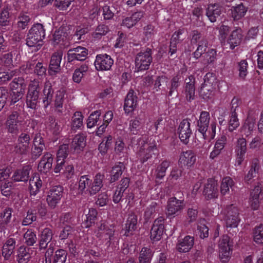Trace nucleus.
<instances>
[{"label": "nucleus", "mask_w": 263, "mask_h": 263, "mask_svg": "<svg viewBox=\"0 0 263 263\" xmlns=\"http://www.w3.org/2000/svg\"><path fill=\"white\" fill-rule=\"evenodd\" d=\"M45 36V29L42 24L37 23L32 26L29 30L26 39L28 46L36 47L38 50L42 46L40 42H42Z\"/></svg>", "instance_id": "1"}, {"label": "nucleus", "mask_w": 263, "mask_h": 263, "mask_svg": "<svg viewBox=\"0 0 263 263\" xmlns=\"http://www.w3.org/2000/svg\"><path fill=\"white\" fill-rule=\"evenodd\" d=\"M152 50L149 48L142 50L135 58V67L138 71L147 70L152 62Z\"/></svg>", "instance_id": "2"}, {"label": "nucleus", "mask_w": 263, "mask_h": 263, "mask_svg": "<svg viewBox=\"0 0 263 263\" xmlns=\"http://www.w3.org/2000/svg\"><path fill=\"white\" fill-rule=\"evenodd\" d=\"M223 213V219L227 228H237L240 220L238 209L233 204H231L224 210Z\"/></svg>", "instance_id": "3"}, {"label": "nucleus", "mask_w": 263, "mask_h": 263, "mask_svg": "<svg viewBox=\"0 0 263 263\" xmlns=\"http://www.w3.org/2000/svg\"><path fill=\"white\" fill-rule=\"evenodd\" d=\"M177 196L179 199L176 197H172L169 198L167 204V211L166 214L167 217H174L178 215L184 209V199L183 198L179 195H182V193H178Z\"/></svg>", "instance_id": "4"}, {"label": "nucleus", "mask_w": 263, "mask_h": 263, "mask_svg": "<svg viewBox=\"0 0 263 263\" xmlns=\"http://www.w3.org/2000/svg\"><path fill=\"white\" fill-rule=\"evenodd\" d=\"M41 89L39 81L33 80L30 82L26 97V103L28 107L35 108Z\"/></svg>", "instance_id": "5"}, {"label": "nucleus", "mask_w": 263, "mask_h": 263, "mask_svg": "<svg viewBox=\"0 0 263 263\" xmlns=\"http://www.w3.org/2000/svg\"><path fill=\"white\" fill-rule=\"evenodd\" d=\"M139 148L137 150V155L140 162L144 163L152 157L155 154L154 152L157 151L155 144H152L145 142L143 140L140 139L138 141Z\"/></svg>", "instance_id": "6"}, {"label": "nucleus", "mask_w": 263, "mask_h": 263, "mask_svg": "<svg viewBox=\"0 0 263 263\" xmlns=\"http://www.w3.org/2000/svg\"><path fill=\"white\" fill-rule=\"evenodd\" d=\"M24 119L18 111H13L8 117L6 126L10 133L17 134L21 129Z\"/></svg>", "instance_id": "7"}, {"label": "nucleus", "mask_w": 263, "mask_h": 263, "mask_svg": "<svg viewBox=\"0 0 263 263\" xmlns=\"http://www.w3.org/2000/svg\"><path fill=\"white\" fill-rule=\"evenodd\" d=\"M233 245L230 240V237L227 235L223 236L219 241V257L221 261L226 263L228 261L232 251Z\"/></svg>", "instance_id": "8"}, {"label": "nucleus", "mask_w": 263, "mask_h": 263, "mask_svg": "<svg viewBox=\"0 0 263 263\" xmlns=\"http://www.w3.org/2000/svg\"><path fill=\"white\" fill-rule=\"evenodd\" d=\"M63 187L60 185L51 187L46 198L47 203L51 208L54 209L59 203L63 197Z\"/></svg>", "instance_id": "9"}, {"label": "nucleus", "mask_w": 263, "mask_h": 263, "mask_svg": "<svg viewBox=\"0 0 263 263\" xmlns=\"http://www.w3.org/2000/svg\"><path fill=\"white\" fill-rule=\"evenodd\" d=\"M210 116L209 112H201L199 119L197 121L196 129L202 136L203 138L207 139L209 136L207 130L209 126Z\"/></svg>", "instance_id": "10"}, {"label": "nucleus", "mask_w": 263, "mask_h": 263, "mask_svg": "<svg viewBox=\"0 0 263 263\" xmlns=\"http://www.w3.org/2000/svg\"><path fill=\"white\" fill-rule=\"evenodd\" d=\"M113 64V59L107 54H98L94 62L96 69L98 71L109 70Z\"/></svg>", "instance_id": "11"}, {"label": "nucleus", "mask_w": 263, "mask_h": 263, "mask_svg": "<svg viewBox=\"0 0 263 263\" xmlns=\"http://www.w3.org/2000/svg\"><path fill=\"white\" fill-rule=\"evenodd\" d=\"M190 121L188 119L183 120L180 123L178 128L179 138L181 142L186 144L189 143L190 138L192 134Z\"/></svg>", "instance_id": "12"}, {"label": "nucleus", "mask_w": 263, "mask_h": 263, "mask_svg": "<svg viewBox=\"0 0 263 263\" xmlns=\"http://www.w3.org/2000/svg\"><path fill=\"white\" fill-rule=\"evenodd\" d=\"M88 50L84 47L78 46L70 49L67 53V61L72 62L74 61H83L87 58Z\"/></svg>", "instance_id": "13"}, {"label": "nucleus", "mask_w": 263, "mask_h": 263, "mask_svg": "<svg viewBox=\"0 0 263 263\" xmlns=\"http://www.w3.org/2000/svg\"><path fill=\"white\" fill-rule=\"evenodd\" d=\"M203 194L206 199L217 198L218 195L217 181L212 178L209 179L204 184Z\"/></svg>", "instance_id": "14"}, {"label": "nucleus", "mask_w": 263, "mask_h": 263, "mask_svg": "<svg viewBox=\"0 0 263 263\" xmlns=\"http://www.w3.org/2000/svg\"><path fill=\"white\" fill-rule=\"evenodd\" d=\"M138 106V97L136 92L133 89H130L125 99L124 110L125 114L132 112Z\"/></svg>", "instance_id": "15"}, {"label": "nucleus", "mask_w": 263, "mask_h": 263, "mask_svg": "<svg viewBox=\"0 0 263 263\" xmlns=\"http://www.w3.org/2000/svg\"><path fill=\"white\" fill-rule=\"evenodd\" d=\"M65 91L60 89L55 92L54 100L53 106L54 111L59 116L62 115L65 111L64 103L65 101Z\"/></svg>", "instance_id": "16"}, {"label": "nucleus", "mask_w": 263, "mask_h": 263, "mask_svg": "<svg viewBox=\"0 0 263 263\" xmlns=\"http://www.w3.org/2000/svg\"><path fill=\"white\" fill-rule=\"evenodd\" d=\"M86 136L84 134L76 135L70 144L69 151L73 153H80L86 146Z\"/></svg>", "instance_id": "17"}, {"label": "nucleus", "mask_w": 263, "mask_h": 263, "mask_svg": "<svg viewBox=\"0 0 263 263\" xmlns=\"http://www.w3.org/2000/svg\"><path fill=\"white\" fill-rule=\"evenodd\" d=\"M164 218L160 217L156 219L151 230V238L154 241H158L161 239L164 231Z\"/></svg>", "instance_id": "18"}, {"label": "nucleus", "mask_w": 263, "mask_h": 263, "mask_svg": "<svg viewBox=\"0 0 263 263\" xmlns=\"http://www.w3.org/2000/svg\"><path fill=\"white\" fill-rule=\"evenodd\" d=\"M185 86L183 93L187 101L191 102L195 99V78L194 76L190 75L184 80Z\"/></svg>", "instance_id": "19"}, {"label": "nucleus", "mask_w": 263, "mask_h": 263, "mask_svg": "<svg viewBox=\"0 0 263 263\" xmlns=\"http://www.w3.org/2000/svg\"><path fill=\"white\" fill-rule=\"evenodd\" d=\"M16 247V240L13 238H9L4 243L2 248V255L4 260L10 261Z\"/></svg>", "instance_id": "20"}, {"label": "nucleus", "mask_w": 263, "mask_h": 263, "mask_svg": "<svg viewBox=\"0 0 263 263\" xmlns=\"http://www.w3.org/2000/svg\"><path fill=\"white\" fill-rule=\"evenodd\" d=\"M196 160V155L192 150L183 152L180 155L179 165L182 167L186 166L187 167L193 166Z\"/></svg>", "instance_id": "21"}, {"label": "nucleus", "mask_w": 263, "mask_h": 263, "mask_svg": "<svg viewBox=\"0 0 263 263\" xmlns=\"http://www.w3.org/2000/svg\"><path fill=\"white\" fill-rule=\"evenodd\" d=\"M248 11V7L242 3L232 6L228 12L230 16L233 21H239L243 17Z\"/></svg>", "instance_id": "22"}, {"label": "nucleus", "mask_w": 263, "mask_h": 263, "mask_svg": "<svg viewBox=\"0 0 263 263\" xmlns=\"http://www.w3.org/2000/svg\"><path fill=\"white\" fill-rule=\"evenodd\" d=\"M98 230L100 236L107 240V242L110 243V241L113 239L115 233L114 226L112 224L103 222L101 223L98 228Z\"/></svg>", "instance_id": "23"}, {"label": "nucleus", "mask_w": 263, "mask_h": 263, "mask_svg": "<svg viewBox=\"0 0 263 263\" xmlns=\"http://www.w3.org/2000/svg\"><path fill=\"white\" fill-rule=\"evenodd\" d=\"M62 56V51L55 52L52 55L49 66V72L50 74H55L60 71Z\"/></svg>", "instance_id": "24"}, {"label": "nucleus", "mask_w": 263, "mask_h": 263, "mask_svg": "<svg viewBox=\"0 0 263 263\" xmlns=\"http://www.w3.org/2000/svg\"><path fill=\"white\" fill-rule=\"evenodd\" d=\"M34 148L31 152V157L33 159H36L42 154L43 149L45 148V145L43 142V140L41 135L36 134L33 139Z\"/></svg>", "instance_id": "25"}, {"label": "nucleus", "mask_w": 263, "mask_h": 263, "mask_svg": "<svg viewBox=\"0 0 263 263\" xmlns=\"http://www.w3.org/2000/svg\"><path fill=\"white\" fill-rule=\"evenodd\" d=\"M52 155L49 153L45 154L38 164V171L44 174L49 172L52 168Z\"/></svg>", "instance_id": "26"}, {"label": "nucleus", "mask_w": 263, "mask_h": 263, "mask_svg": "<svg viewBox=\"0 0 263 263\" xmlns=\"http://www.w3.org/2000/svg\"><path fill=\"white\" fill-rule=\"evenodd\" d=\"M31 170V167L30 165H26L22 169L17 170L14 172L12 179L15 182H27L29 178Z\"/></svg>", "instance_id": "27"}, {"label": "nucleus", "mask_w": 263, "mask_h": 263, "mask_svg": "<svg viewBox=\"0 0 263 263\" xmlns=\"http://www.w3.org/2000/svg\"><path fill=\"white\" fill-rule=\"evenodd\" d=\"M194 242L193 237L186 236L183 238L179 240L176 249L180 253L187 252L193 247Z\"/></svg>", "instance_id": "28"}, {"label": "nucleus", "mask_w": 263, "mask_h": 263, "mask_svg": "<svg viewBox=\"0 0 263 263\" xmlns=\"http://www.w3.org/2000/svg\"><path fill=\"white\" fill-rule=\"evenodd\" d=\"M40 249H45L47 247L48 244L51 241L53 237V232L49 228H44L39 235Z\"/></svg>", "instance_id": "29"}, {"label": "nucleus", "mask_w": 263, "mask_h": 263, "mask_svg": "<svg viewBox=\"0 0 263 263\" xmlns=\"http://www.w3.org/2000/svg\"><path fill=\"white\" fill-rule=\"evenodd\" d=\"M260 184L258 183L250 194L249 203L251 209L253 210H258L259 206V195L261 193Z\"/></svg>", "instance_id": "30"}, {"label": "nucleus", "mask_w": 263, "mask_h": 263, "mask_svg": "<svg viewBox=\"0 0 263 263\" xmlns=\"http://www.w3.org/2000/svg\"><path fill=\"white\" fill-rule=\"evenodd\" d=\"M221 11L222 8L218 4H210L206 9V15L209 20L214 23L220 16Z\"/></svg>", "instance_id": "31"}, {"label": "nucleus", "mask_w": 263, "mask_h": 263, "mask_svg": "<svg viewBox=\"0 0 263 263\" xmlns=\"http://www.w3.org/2000/svg\"><path fill=\"white\" fill-rule=\"evenodd\" d=\"M181 82L182 78L180 75L177 74L172 78L168 86L167 96L168 97L177 96L178 88L181 85Z\"/></svg>", "instance_id": "32"}, {"label": "nucleus", "mask_w": 263, "mask_h": 263, "mask_svg": "<svg viewBox=\"0 0 263 263\" xmlns=\"http://www.w3.org/2000/svg\"><path fill=\"white\" fill-rule=\"evenodd\" d=\"M53 92L54 90L52 88L51 84L49 82H45L43 91V103L44 104V108H47L50 104L53 98Z\"/></svg>", "instance_id": "33"}, {"label": "nucleus", "mask_w": 263, "mask_h": 263, "mask_svg": "<svg viewBox=\"0 0 263 263\" xmlns=\"http://www.w3.org/2000/svg\"><path fill=\"white\" fill-rule=\"evenodd\" d=\"M104 176L100 173H98L95 176L93 180L91 179L90 187L89 193L90 195H93L98 193L103 186V179Z\"/></svg>", "instance_id": "34"}, {"label": "nucleus", "mask_w": 263, "mask_h": 263, "mask_svg": "<svg viewBox=\"0 0 263 263\" xmlns=\"http://www.w3.org/2000/svg\"><path fill=\"white\" fill-rule=\"evenodd\" d=\"M208 74L205 76L204 82L202 84L199 93L200 96L204 99L211 98L214 95V87L212 84L206 80Z\"/></svg>", "instance_id": "35"}, {"label": "nucleus", "mask_w": 263, "mask_h": 263, "mask_svg": "<svg viewBox=\"0 0 263 263\" xmlns=\"http://www.w3.org/2000/svg\"><path fill=\"white\" fill-rule=\"evenodd\" d=\"M27 86V82L22 77L14 78L10 84L11 89L14 91H20L21 95L24 94Z\"/></svg>", "instance_id": "36"}, {"label": "nucleus", "mask_w": 263, "mask_h": 263, "mask_svg": "<svg viewBox=\"0 0 263 263\" xmlns=\"http://www.w3.org/2000/svg\"><path fill=\"white\" fill-rule=\"evenodd\" d=\"M42 186V181L39 175H35L29 180V189L31 195L35 196L40 191Z\"/></svg>", "instance_id": "37"}, {"label": "nucleus", "mask_w": 263, "mask_h": 263, "mask_svg": "<svg viewBox=\"0 0 263 263\" xmlns=\"http://www.w3.org/2000/svg\"><path fill=\"white\" fill-rule=\"evenodd\" d=\"M227 142V137L225 135H222L216 141L213 151L211 153L210 157L214 159L221 153L225 146Z\"/></svg>", "instance_id": "38"}, {"label": "nucleus", "mask_w": 263, "mask_h": 263, "mask_svg": "<svg viewBox=\"0 0 263 263\" xmlns=\"http://www.w3.org/2000/svg\"><path fill=\"white\" fill-rule=\"evenodd\" d=\"M137 216L134 213L128 214L125 224V235L128 236L137 229Z\"/></svg>", "instance_id": "39"}, {"label": "nucleus", "mask_w": 263, "mask_h": 263, "mask_svg": "<svg viewBox=\"0 0 263 263\" xmlns=\"http://www.w3.org/2000/svg\"><path fill=\"white\" fill-rule=\"evenodd\" d=\"M12 211L10 208L5 209L0 213V233L4 231L8 226L11 218Z\"/></svg>", "instance_id": "40"}, {"label": "nucleus", "mask_w": 263, "mask_h": 263, "mask_svg": "<svg viewBox=\"0 0 263 263\" xmlns=\"http://www.w3.org/2000/svg\"><path fill=\"white\" fill-rule=\"evenodd\" d=\"M83 10L87 11V16H85V18L88 21L89 25L91 26V23L97 18L99 11V7L97 4L92 3L90 7Z\"/></svg>", "instance_id": "41"}, {"label": "nucleus", "mask_w": 263, "mask_h": 263, "mask_svg": "<svg viewBox=\"0 0 263 263\" xmlns=\"http://www.w3.org/2000/svg\"><path fill=\"white\" fill-rule=\"evenodd\" d=\"M241 31L240 29L235 30L230 36L228 43L231 49H234L235 47L240 44L242 37Z\"/></svg>", "instance_id": "42"}, {"label": "nucleus", "mask_w": 263, "mask_h": 263, "mask_svg": "<svg viewBox=\"0 0 263 263\" xmlns=\"http://www.w3.org/2000/svg\"><path fill=\"white\" fill-rule=\"evenodd\" d=\"M255 124V118L251 116H248L242 126L241 132H243L247 137L249 136L253 130Z\"/></svg>", "instance_id": "43"}, {"label": "nucleus", "mask_w": 263, "mask_h": 263, "mask_svg": "<svg viewBox=\"0 0 263 263\" xmlns=\"http://www.w3.org/2000/svg\"><path fill=\"white\" fill-rule=\"evenodd\" d=\"M27 67L30 69H33L34 73L38 76L42 77L46 74V68L41 62L33 61L27 63Z\"/></svg>", "instance_id": "44"}, {"label": "nucleus", "mask_w": 263, "mask_h": 263, "mask_svg": "<svg viewBox=\"0 0 263 263\" xmlns=\"http://www.w3.org/2000/svg\"><path fill=\"white\" fill-rule=\"evenodd\" d=\"M17 260L18 263H27L31 258L29 249L24 246H21L18 249Z\"/></svg>", "instance_id": "45"}, {"label": "nucleus", "mask_w": 263, "mask_h": 263, "mask_svg": "<svg viewBox=\"0 0 263 263\" xmlns=\"http://www.w3.org/2000/svg\"><path fill=\"white\" fill-rule=\"evenodd\" d=\"M153 253L150 248L143 247L139 253L138 263H150Z\"/></svg>", "instance_id": "46"}, {"label": "nucleus", "mask_w": 263, "mask_h": 263, "mask_svg": "<svg viewBox=\"0 0 263 263\" xmlns=\"http://www.w3.org/2000/svg\"><path fill=\"white\" fill-rule=\"evenodd\" d=\"M142 128V123L140 119L136 118L129 122L128 130L129 134L132 135H138L141 133Z\"/></svg>", "instance_id": "47"}, {"label": "nucleus", "mask_w": 263, "mask_h": 263, "mask_svg": "<svg viewBox=\"0 0 263 263\" xmlns=\"http://www.w3.org/2000/svg\"><path fill=\"white\" fill-rule=\"evenodd\" d=\"M159 209V205L156 202H152L145 209L144 215L145 219L148 221L153 218L158 212Z\"/></svg>", "instance_id": "48"}, {"label": "nucleus", "mask_w": 263, "mask_h": 263, "mask_svg": "<svg viewBox=\"0 0 263 263\" xmlns=\"http://www.w3.org/2000/svg\"><path fill=\"white\" fill-rule=\"evenodd\" d=\"M125 167L122 163L119 162L112 167L110 171V182L111 183L117 181L121 176Z\"/></svg>", "instance_id": "49"}, {"label": "nucleus", "mask_w": 263, "mask_h": 263, "mask_svg": "<svg viewBox=\"0 0 263 263\" xmlns=\"http://www.w3.org/2000/svg\"><path fill=\"white\" fill-rule=\"evenodd\" d=\"M83 116L81 112H75L71 118V129L75 131L81 129L83 125Z\"/></svg>", "instance_id": "50"}, {"label": "nucleus", "mask_w": 263, "mask_h": 263, "mask_svg": "<svg viewBox=\"0 0 263 263\" xmlns=\"http://www.w3.org/2000/svg\"><path fill=\"white\" fill-rule=\"evenodd\" d=\"M208 46V41L207 39H202L199 44H197L196 50L193 53V56L196 60L199 59L203 54L206 52V49Z\"/></svg>", "instance_id": "51"}, {"label": "nucleus", "mask_w": 263, "mask_h": 263, "mask_svg": "<svg viewBox=\"0 0 263 263\" xmlns=\"http://www.w3.org/2000/svg\"><path fill=\"white\" fill-rule=\"evenodd\" d=\"M98 212L95 209H90L88 213L86 215V219L83 222L85 228H89L95 223L97 218Z\"/></svg>", "instance_id": "52"}, {"label": "nucleus", "mask_w": 263, "mask_h": 263, "mask_svg": "<svg viewBox=\"0 0 263 263\" xmlns=\"http://www.w3.org/2000/svg\"><path fill=\"white\" fill-rule=\"evenodd\" d=\"M67 252L63 249L57 250L52 259V263H69L67 259Z\"/></svg>", "instance_id": "53"}, {"label": "nucleus", "mask_w": 263, "mask_h": 263, "mask_svg": "<svg viewBox=\"0 0 263 263\" xmlns=\"http://www.w3.org/2000/svg\"><path fill=\"white\" fill-rule=\"evenodd\" d=\"M91 184V178L88 175H83L80 177L79 180V191L82 193L87 189L89 192V190Z\"/></svg>", "instance_id": "54"}, {"label": "nucleus", "mask_w": 263, "mask_h": 263, "mask_svg": "<svg viewBox=\"0 0 263 263\" xmlns=\"http://www.w3.org/2000/svg\"><path fill=\"white\" fill-rule=\"evenodd\" d=\"M239 121L238 118L237 112H230L228 120V130L232 132L239 126Z\"/></svg>", "instance_id": "55"}, {"label": "nucleus", "mask_w": 263, "mask_h": 263, "mask_svg": "<svg viewBox=\"0 0 263 263\" xmlns=\"http://www.w3.org/2000/svg\"><path fill=\"white\" fill-rule=\"evenodd\" d=\"M170 165V162L164 160L156 168V177L157 178L162 179L165 176L167 168Z\"/></svg>", "instance_id": "56"}, {"label": "nucleus", "mask_w": 263, "mask_h": 263, "mask_svg": "<svg viewBox=\"0 0 263 263\" xmlns=\"http://www.w3.org/2000/svg\"><path fill=\"white\" fill-rule=\"evenodd\" d=\"M168 82V79L164 76H158L157 77L155 83L154 88L156 89V91L162 90L166 91L165 86H167Z\"/></svg>", "instance_id": "57"}, {"label": "nucleus", "mask_w": 263, "mask_h": 263, "mask_svg": "<svg viewBox=\"0 0 263 263\" xmlns=\"http://www.w3.org/2000/svg\"><path fill=\"white\" fill-rule=\"evenodd\" d=\"M234 185V181L229 177L223 178L221 184L220 191L221 194L225 195L229 191L230 188L232 189Z\"/></svg>", "instance_id": "58"}, {"label": "nucleus", "mask_w": 263, "mask_h": 263, "mask_svg": "<svg viewBox=\"0 0 263 263\" xmlns=\"http://www.w3.org/2000/svg\"><path fill=\"white\" fill-rule=\"evenodd\" d=\"M101 114V110L95 111L90 114L87 119V126L88 128H92L97 124Z\"/></svg>", "instance_id": "59"}, {"label": "nucleus", "mask_w": 263, "mask_h": 263, "mask_svg": "<svg viewBox=\"0 0 263 263\" xmlns=\"http://www.w3.org/2000/svg\"><path fill=\"white\" fill-rule=\"evenodd\" d=\"M205 64L213 63L216 59L217 52L214 49H209L202 56Z\"/></svg>", "instance_id": "60"}, {"label": "nucleus", "mask_w": 263, "mask_h": 263, "mask_svg": "<svg viewBox=\"0 0 263 263\" xmlns=\"http://www.w3.org/2000/svg\"><path fill=\"white\" fill-rule=\"evenodd\" d=\"M25 243L29 246H33L37 240L36 234L31 230H27L24 235Z\"/></svg>", "instance_id": "61"}, {"label": "nucleus", "mask_w": 263, "mask_h": 263, "mask_svg": "<svg viewBox=\"0 0 263 263\" xmlns=\"http://www.w3.org/2000/svg\"><path fill=\"white\" fill-rule=\"evenodd\" d=\"M47 123L49 128L54 134H58L60 130V126L58 122L55 121V118L52 116H50L47 118Z\"/></svg>", "instance_id": "62"}, {"label": "nucleus", "mask_w": 263, "mask_h": 263, "mask_svg": "<svg viewBox=\"0 0 263 263\" xmlns=\"http://www.w3.org/2000/svg\"><path fill=\"white\" fill-rule=\"evenodd\" d=\"M36 220V211L35 210H29L27 212V215L22 221L23 226L31 224L33 221Z\"/></svg>", "instance_id": "63"}, {"label": "nucleus", "mask_w": 263, "mask_h": 263, "mask_svg": "<svg viewBox=\"0 0 263 263\" xmlns=\"http://www.w3.org/2000/svg\"><path fill=\"white\" fill-rule=\"evenodd\" d=\"M254 240L258 243L263 242V224L255 227L253 233Z\"/></svg>", "instance_id": "64"}]
</instances>
